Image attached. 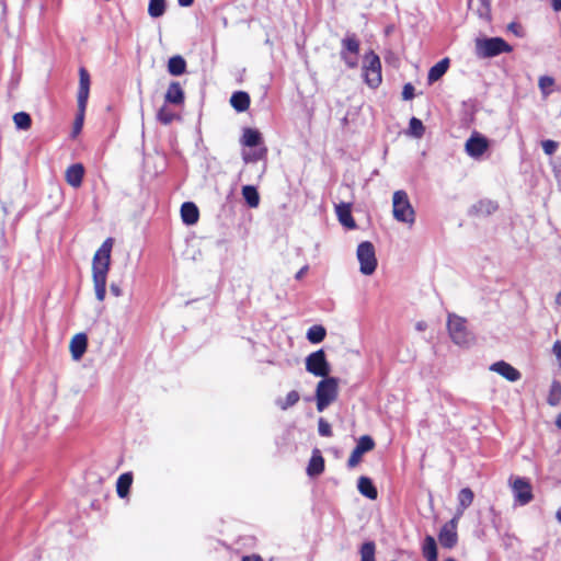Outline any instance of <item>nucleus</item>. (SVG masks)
<instances>
[{
	"label": "nucleus",
	"mask_w": 561,
	"mask_h": 561,
	"mask_svg": "<svg viewBox=\"0 0 561 561\" xmlns=\"http://www.w3.org/2000/svg\"><path fill=\"white\" fill-rule=\"evenodd\" d=\"M112 247L113 239L107 238L93 256L92 278L95 297L99 301H103L106 295V280L110 271Z\"/></svg>",
	"instance_id": "1"
},
{
	"label": "nucleus",
	"mask_w": 561,
	"mask_h": 561,
	"mask_svg": "<svg viewBox=\"0 0 561 561\" xmlns=\"http://www.w3.org/2000/svg\"><path fill=\"white\" fill-rule=\"evenodd\" d=\"M339 394V382L334 377H324L317 385L316 401L317 410L323 412L331 403H333Z\"/></svg>",
	"instance_id": "2"
},
{
	"label": "nucleus",
	"mask_w": 561,
	"mask_h": 561,
	"mask_svg": "<svg viewBox=\"0 0 561 561\" xmlns=\"http://www.w3.org/2000/svg\"><path fill=\"white\" fill-rule=\"evenodd\" d=\"M392 214L397 221L412 226L415 221V211L405 191H396L392 196Z\"/></svg>",
	"instance_id": "3"
},
{
	"label": "nucleus",
	"mask_w": 561,
	"mask_h": 561,
	"mask_svg": "<svg viewBox=\"0 0 561 561\" xmlns=\"http://www.w3.org/2000/svg\"><path fill=\"white\" fill-rule=\"evenodd\" d=\"M360 42L357 38L356 34L347 33L341 41V50L340 57L347 66V68L353 69L358 65V55H359Z\"/></svg>",
	"instance_id": "4"
},
{
	"label": "nucleus",
	"mask_w": 561,
	"mask_h": 561,
	"mask_svg": "<svg viewBox=\"0 0 561 561\" xmlns=\"http://www.w3.org/2000/svg\"><path fill=\"white\" fill-rule=\"evenodd\" d=\"M477 54L482 58H490L502 53L512 51V47L501 37L477 39Z\"/></svg>",
	"instance_id": "5"
},
{
	"label": "nucleus",
	"mask_w": 561,
	"mask_h": 561,
	"mask_svg": "<svg viewBox=\"0 0 561 561\" xmlns=\"http://www.w3.org/2000/svg\"><path fill=\"white\" fill-rule=\"evenodd\" d=\"M356 256L359 262V271L364 275H371L377 268L375 248L371 242L364 241L358 244Z\"/></svg>",
	"instance_id": "6"
},
{
	"label": "nucleus",
	"mask_w": 561,
	"mask_h": 561,
	"mask_svg": "<svg viewBox=\"0 0 561 561\" xmlns=\"http://www.w3.org/2000/svg\"><path fill=\"white\" fill-rule=\"evenodd\" d=\"M449 335L457 345H468L472 341V335L468 331L466 320L456 314H449L447 321Z\"/></svg>",
	"instance_id": "7"
},
{
	"label": "nucleus",
	"mask_w": 561,
	"mask_h": 561,
	"mask_svg": "<svg viewBox=\"0 0 561 561\" xmlns=\"http://www.w3.org/2000/svg\"><path fill=\"white\" fill-rule=\"evenodd\" d=\"M363 72L366 83L370 88H377L381 83V62L374 51L365 55Z\"/></svg>",
	"instance_id": "8"
},
{
	"label": "nucleus",
	"mask_w": 561,
	"mask_h": 561,
	"mask_svg": "<svg viewBox=\"0 0 561 561\" xmlns=\"http://www.w3.org/2000/svg\"><path fill=\"white\" fill-rule=\"evenodd\" d=\"M306 369L317 377H329L330 365L323 350L316 351L307 356Z\"/></svg>",
	"instance_id": "9"
},
{
	"label": "nucleus",
	"mask_w": 561,
	"mask_h": 561,
	"mask_svg": "<svg viewBox=\"0 0 561 561\" xmlns=\"http://www.w3.org/2000/svg\"><path fill=\"white\" fill-rule=\"evenodd\" d=\"M488 148V138L477 131H474L465 144L466 153L473 159H480Z\"/></svg>",
	"instance_id": "10"
},
{
	"label": "nucleus",
	"mask_w": 561,
	"mask_h": 561,
	"mask_svg": "<svg viewBox=\"0 0 561 561\" xmlns=\"http://www.w3.org/2000/svg\"><path fill=\"white\" fill-rule=\"evenodd\" d=\"M512 490L515 502L522 506L528 504L534 497L531 485L525 478H516L513 481Z\"/></svg>",
	"instance_id": "11"
},
{
	"label": "nucleus",
	"mask_w": 561,
	"mask_h": 561,
	"mask_svg": "<svg viewBox=\"0 0 561 561\" xmlns=\"http://www.w3.org/2000/svg\"><path fill=\"white\" fill-rule=\"evenodd\" d=\"M374 447H375V442L370 436L364 435V436L359 437L355 448L353 449V451L347 460V466L350 468L356 467L360 462L362 456L365 453L373 450Z\"/></svg>",
	"instance_id": "12"
},
{
	"label": "nucleus",
	"mask_w": 561,
	"mask_h": 561,
	"mask_svg": "<svg viewBox=\"0 0 561 561\" xmlns=\"http://www.w3.org/2000/svg\"><path fill=\"white\" fill-rule=\"evenodd\" d=\"M490 370L501 375L511 382H515L522 377L520 373L515 367L504 360L493 363L490 366Z\"/></svg>",
	"instance_id": "13"
},
{
	"label": "nucleus",
	"mask_w": 561,
	"mask_h": 561,
	"mask_svg": "<svg viewBox=\"0 0 561 561\" xmlns=\"http://www.w3.org/2000/svg\"><path fill=\"white\" fill-rule=\"evenodd\" d=\"M90 93V75L85 68L79 69V90H78V104L80 107L87 106Z\"/></svg>",
	"instance_id": "14"
},
{
	"label": "nucleus",
	"mask_w": 561,
	"mask_h": 561,
	"mask_svg": "<svg viewBox=\"0 0 561 561\" xmlns=\"http://www.w3.org/2000/svg\"><path fill=\"white\" fill-rule=\"evenodd\" d=\"M88 337L84 333L76 334L70 341V353L75 360H79L87 351Z\"/></svg>",
	"instance_id": "15"
},
{
	"label": "nucleus",
	"mask_w": 561,
	"mask_h": 561,
	"mask_svg": "<svg viewBox=\"0 0 561 561\" xmlns=\"http://www.w3.org/2000/svg\"><path fill=\"white\" fill-rule=\"evenodd\" d=\"M468 7L480 19L484 21L491 20V0H469Z\"/></svg>",
	"instance_id": "16"
},
{
	"label": "nucleus",
	"mask_w": 561,
	"mask_h": 561,
	"mask_svg": "<svg viewBox=\"0 0 561 561\" xmlns=\"http://www.w3.org/2000/svg\"><path fill=\"white\" fill-rule=\"evenodd\" d=\"M83 175H84V168L81 163L71 164L66 170V181L70 186H72L75 188L81 186Z\"/></svg>",
	"instance_id": "17"
},
{
	"label": "nucleus",
	"mask_w": 561,
	"mask_h": 561,
	"mask_svg": "<svg viewBox=\"0 0 561 561\" xmlns=\"http://www.w3.org/2000/svg\"><path fill=\"white\" fill-rule=\"evenodd\" d=\"M181 218L185 225H195L199 218L197 206L192 202L183 203L181 206Z\"/></svg>",
	"instance_id": "18"
},
{
	"label": "nucleus",
	"mask_w": 561,
	"mask_h": 561,
	"mask_svg": "<svg viewBox=\"0 0 561 561\" xmlns=\"http://www.w3.org/2000/svg\"><path fill=\"white\" fill-rule=\"evenodd\" d=\"M164 100L167 103L174 104V105H181L184 102V91L181 87V84L176 81H173L170 83Z\"/></svg>",
	"instance_id": "19"
},
{
	"label": "nucleus",
	"mask_w": 561,
	"mask_h": 561,
	"mask_svg": "<svg viewBox=\"0 0 561 561\" xmlns=\"http://www.w3.org/2000/svg\"><path fill=\"white\" fill-rule=\"evenodd\" d=\"M324 470V458L322 457L319 449L312 451V456L307 467V473L309 477L320 476Z\"/></svg>",
	"instance_id": "20"
},
{
	"label": "nucleus",
	"mask_w": 561,
	"mask_h": 561,
	"mask_svg": "<svg viewBox=\"0 0 561 561\" xmlns=\"http://www.w3.org/2000/svg\"><path fill=\"white\" fill-rule=\"evenodd\" d=\"M335 211L339 218V221L346 228L353 229L356 227V224L351 214V205L346 203H341L335 206Z\"/></svg>",
	"instance_id": "21"
},
{
	"label": "nucleus",
	"mask_w": 561,
	"mask_h": 561,
	"mask_svg": "<svg viewBox=\"0 0 561 561\" xmlns=\"http://www.w3.org/2000/svg\"><path fill=\"white\" fill-rule=\"evenodd\" d=\"M497 209V204L491 199H481L474 205H472L470 209V214H474L477 216H489L493 214Z\"/></svg>",
	"instance_id": "22"
},
{
	"label": "nucleus",
	"mask_w": 561,
	"mask_h": 561,
	"mask_svg": "<svg viewBox=\"0 0 561 561\" xmlns=\"http://www.w3.org/2000/svg\"><path fill=\"white\" fill-rule=\"evenodd\" d=\"M474 494L471 489L463 488L458 493L457 517H461L463 512L472 504Z\"/></svg>",
	"instance_id": "23"
},
{
	"label": "nucleus",
	"mask_w": 561,
	"mask_h": 561,
	"mask_svg": "<svg viewBox=\"0 0 561 561\" xmlns=\"http://www.w3.org/2000/svg\"><path fill=\"white\" fill-rule=\"evenodd\" d=\"M241 144L245 147H259L263 145L262 135L257 129L244 128L241 137Z\"/></svg>",
	"instance_id": "24"
},
{
	"label": "nucleus",
	"mask_w": 561,
	"mask_h": 561,
	"mask_svg": "<svg viewBox=\"0 0 561 561\" xmlns=\"http://www.w3.org/2000/svg\"><path fill=\"white\" fill-rule=\"evenodd\" d=\"M457 533L449 525H444L438 534V540L444 548H453L457 543Z\"/></svg>",
	"instance_id": "25"
},
{
	"label": "nucleus",
	"mask_w": 561,
	"mask_h": 561,
	"mask_svg": "<svg viewBox=\"0 0 561 561\" xmlns=\"http://www.w3.org/2000/svg\"><path fill=\"white\" fill-rule=\"evenodd\" d=\"M230 104L237 112H244L250 106V96L247 92L237 91L232 93Z\"/></svg>",
	"instance_id": "26"
},
{
	"label": "nucleus",
	"mask_w": 561,
	"mask_h": 561,
	"mask_svg": "<svg viewBox=\"0 0 561 561\" xmlns=\"http://www.w3.org/2000/svg\"><path fill=\"white\" fill-rule=\"evenodd\" d=\"M357 489L359 493L369 500H376L378 496L377 489L373 484L371 480L367 477H360L357 482Z\"/></svg>",
	"instance_id": "27"
},
{
	"label": "nucleus",
	"mask_w": 561,
	"mask_h": 561,
	"mask_svg": "<svg viewBox=\"0 0 561 561\" xmlns=\"http://www.w3.org/2000/svg\"><path fill=\"white\" fill-rule=\"evenodd\" d=\"M449 67V59L444 58L437 64H435L428 71L427 80L430 83H433L437 80H439L448 70Z\"/></svg>",
	"instance_id": "28"
},
{
	"label": "nucleus",
	"mask_w": 561,
	"mask_h": 561,
	"mask_svg": "<svg viewBox=\"0 0 561 561\" xmlns=\"http://www.w3.org/2000/svg\"><path fill=\"white\" fill-rule=\"evenodd\" d=\"M186 70V61L185 59L180 56L175 55L171 57L168 61V71L172 76H181Z\"/></svg>",
	"instance_id": "29"
},
{
	"label": "nucleus",
	"mask_w": 561,
	"mask_h": 561,
	"mask_svg": "<svg viewBox=\"0 0 561 561\" xmlns=\"http://www.w3.org/2000/svg\"><path fill=\"white\" fill-rule=\"evenodd\" d=\"M131 483H133L131 472H125V473L121 474L116 482L117 495L122 499L127 496Z\"/></svg>",
	"instance_id": "30"
},
{
	"label": "nucleus",
	"mask_w": 561,
	"mask_h": 561,
	"mask_svg": "<svg viewBox=\"0 0 561 561\" xmlns=\"http://www.w3.org/2000/svg\"><path fill=\"white\" fill-rule=\"evenodd\" d=\"M249 152H243L242 158L245 163H253L260 160L265 159L267 154V148L264 145H260L259 147H253Z\"/></svg>",
	"instance_id": "31"
},
{
	"label": "nucleus",
	"mask_w": 561,
	"mask_h": 561,
	"mask_svg": "<svg viewBox=\"0 0 561 561\" xmlns=\"http://www.w3.org/2000/svg\"><path fill=\"white\" fill-rule=\"evenodd\" d=\"M422 550L423 556L427 561H437V546L432 536H426Z\"/></svg>",
	"instance_id": "32"
},
{
	"label": "nucleus",
	"mask_w": 561,
	"mask_h": 561,
	"mask_svg": "<svg viewBox=\"0 0 561 561\" xmlns=\"http://www.w3.org/2000/svg\"><path fill=\"white\" fill-rule=\"evenodd\" d=\"M242 196H243L244 201L247 202V204L251 208H255V207L259 206V204H260V195H259L257 190L254 186H252V185H244L242 187Z\"/></svg>",
	"instance_id": "33"
},
{
	"label": "nucleus",
	"mask_w": 561,
	"mask_h": 561,
	"mask_svg": "<svg viewBox=\"0 0 561 561\" xmlns=\"http://www.w3.org/2000/svg\"><path fill=\"white\" fill-rule=\"evenodd\" d=\"M327 331L322 325H312L307 332V339L310 343L318 344L325 337Z\"/></svg>",
	"instance_id": "34"
},
{
	"label": "nucleus",
	"mask_w": 561,
	"mask_h": 561,
	"mask_svg": "<svg viewBox=\"0 0 561 561\" xmlns=\"http://www.w3.org/2000/svg\"><path fill=\"white\" fill-rule=\"evenodd\" d=\"M299 393L296 390H291L287 393L285 399H277L276 404L277 407L285 411L290 407H294L299 401Z\"/></svg>",
	"instance_id": "35"
},
{
	"label": "nucleus",
	"mask_w": 561,
	"mask_h": 561,
	"mask_svg": "<svg viewBox=\"0 0 561 561\" xmlns=\"http://www.w3.org/2000/svg\"><path fill=\"white\" fill-rule=\"evenodd\" d=\"M165 12V0H150L148 5V14L151 18H160Z\"/></svg>",
	"instance_id": "36"
},
{
	"label": "nucleus",
	"mask_w": 561,
	"mask_h": 561,
	"mask_svg": "<svg viewBox=\"0 0 561 561\" xmlns=\"http://www.w3.org/2000/svg\"><path fill=\"white\" fill-rule=\"evenodd\" d=\"M547 401L552 407H556L560 403V401H561V383L558 380L552 381Z\"/></svg>",
	"instance_id": "37"
},
{
	"label": "nucleus",
	"mask_w": 561,
	"mask_h": 561,
	"mask_svg": "<svg viewBox=\"0 0 561 561\" xmlns=\"http://www.w3.org/2000/svg\"><path fill=\"white\" fill-rule=\"evenodd\" d=\"M360 561H375L376 545L374 541H366L362 545Z\"/></svg>",
	"instance_id": "38"
},
{
	"label": "nucleus",
	"mask_w": 561,
	"mask_h": 561,
	"mask_svg": "<svg viewBox=\"0 0 561 561\" xmlns=\"http://www.w3.org/2000/svg\"><path fill=\"white\" fill-rule=\"evenodd\" d=\"M13 122L18 129L27 130L32 125V118L26 112H19L13 115Z\"/></svg>",
	"instance_id": "39"
},
{
	"label": "nucleus",
	"mask_w": 561,
	"mask_h": 561,
	"mask_svg": "<svg viewBox=\"0 0 561 561\" xmlns=\"http://www.w3.org/2000/svg\"><path fill=\"white\" fill-rule=\"evenodd\" d=\"M176 115L167 105H163L157 113V119L163 124L169 125L175 119Z\"/></svg>",
	"instance_id": "40"
},
{
	"label": "nucleus",
	"mask_w": 561,
	"mask_h": 561,
	"mask_svg": "<svg viewBox=\"0 0 561 561\" xmlns=\"http://www.w3.org/2000/svg\"><path fill=\"white\" fill-rule=\"evenodd\" d=\"M409 129L410 134L415 138H421L425 131L422 121L416 117L410 119Z\"/></svg>",
	"instance_id": "41"
},
{
	"label": "nucleus",
	"mask_w": 561,
	"mask_h": 561,
	"mask_svg": "<svg viewBox=\"0 0 561 561\" xmlns=\"http://www.w3.org/2000/svg\"><path fill=\"white\" fill-rule=\"evenodd\" d=\"M553 84L554 80L552 77L542 76L539 78L538 85L545 98L551 93V88Z\"/></svg>",
	"instance_id": "42"
},
{
	"label": "nucleus",
	"mask_w": 561,
	"mask_h": 561,
	"mask_svg": "<svg viewBox=\"0 0 561 561\" xmlns=\"http://www.w3.org/2000/svg\"><path fill=\"white\" fill-rule=\"evenodd\" d=\"M85 108H87V106L80 107V105L78 104V113H77V116H76V119L73 123V133L75 134L80 133L82 129Z\"/></svg>",
	"instance_id": "43"
},
{
	"label": "nucleus",
	"mask_w": 561,
	"mask_h": 561,
	"mask_svg": "<svg viewBox=\"0 0 561 561\" xmlns=\"http://www.w3.org/2000/svg\"><path fill=\"white\" fill-rule=\"evenodd\" d=\"M318 432H319L320 436H323V437L332 436L331 425L323 417H320L318 421Z\"/></svg>",
	"instance_id": "44"
},
{
	"label": "nucleus",
	"mask_w": 561,
	"mask_h": 561,
	"mask_svg": "<svg viewBox=\"0 0 561 561\" xmlns=\"http://www.w3.org/2000/svg\"><path fill=\"white\" fill-rule=\"evenodd\" d=\"M541 146L546 154L552 156L557 151L559 145L557 141L548 139L543 140Z\"/></svg>",
	"instance_id": "45"
},
{
	"label": "nucleus",
	"mask_w": 561,
	"mask_h": 561,
	"mask_svg": "<svg viewBox=\"0 0 561 561\" xmlns=\"http://www.w3.org/2000/svg\"><path fill=\"white\" fill-rule=\"evenodd\" d=\"M414 96V87L411 83H407L402 90L403 100H411Z\"/></svg>",
	"instance_id": "46"
},
{
	"label": "nucleus",
	"mask_w": 561,
	"mask_h": 561,
	"mask_svg": "<svg viewBox=\"0 0 561 561\" xmlns=\"http://www.w3.org/2000/svg\"><path fill=\"white\" fill-rule=\"evenodd\" d=\"M110 290L115 297H119L122 295V289L117 284H111Z\"/></svg>",
	"instance_id": "47"
},
{
	"label": "nucleus",
	"mask_w": 561,
	"mask_h": 561,
	"mask_svg": "<svg viewBox=\"0 0 561 561\" xmlns=\"http://www.w3.org/2000/svg\"><path fill=\"white\" fill-rule=\"evenodd\" d=\"M308 270H309V266H308V265L302 266V267H301V268L296 273L295 278H296L297 280L301 279V278L306 275V273L308 272Z\"/></svg>",
	"instance_id": "48"
},
{
	"label": "nucleus",
	"mask_w": 561,
	"mask_h": 561,
	"mask_svg": "<svg viewBox=\"0 0 561 561\" xmlns=\"http://www.w3.org/2000/svg\"><path fill=\"white\" fill-rule=\"evenodd\" d=\"M242 561H263V560L260 556L253 554V556L243 557Z\"/></svg>",
	"instance_id": "49"
},
{
	"label": "nucleus",
	"mask_w": 561,
	"mask_h": 561,
	"mask_svg": "<svg viewBox=\"0 0 561 561\" xmlns=\"http://www.w3.org/2000/svg\"><path fill=\"white\" fill-rule=\"evenodd\" d=\"M460 517H457V513L455 514L454 518L450 520V523L448 524L449 525V528H453L454 530H456V527H457V522Z\"/></svg>",
	"instance_id": "50"
},
{
	"label": "nucleus",
	"mask_w": 561,
	"mask_h": 561,
	"mask_svg": "<svg viewBox=\"0 0 561 561\" xmlns=\"http://www.w3.org/2000/svg\"><path fill=\"white\" fill-rule=\"evenodd\" d=\"M552 8L554 11H560L561 10V0H552Z\"/></svg>",
	"instance_id": "51"
},
{
	"label": "nucleus",
	"mask_w": 561,
	"mask_h": 561,
	"mask_svg": "<svg viewBox=\"0 0 561 561\" xmlns=\"http://www.w3.org/2000/svg\"><path fill=\"white\" fill-rule=\"evenodd\" d=\"M178 2L181 7H190L194 0H178Z\"/></svg>",
	"instance_id": "52"
},
{
	"label": "nucleus",
	"mask_w": 561,
	"mask_h": 561,
	"mask_svg": "<svg viewBox=\"0 0 561 561\" xmlns=\"http://www.w3.org/2000/svg\"><path fill=\"white\" fill-rule=\"evenodd\" d=\"M415 328H416L417 331H423V330L426 329V323L423 322V321H420V322L416 323Z\"/></svg>",
	"instance_id": "53"
},
{
	"label": "nucleus",
	"mask_w": 561,
	"mask_h": 561,
	"mask_svg": "<svg viewBox=\"0 0 561 561\" xmlns=\"http://www.w3.org/2000/svg\"><path fill=\"white\" fill-rule=\"evenodd\" d=\"M556 304L561 307V291L557 294L556 296Z\"/></svg>",
	"instance_id": "54"
},
{
	"label": "nucleus",
	"mask_w": 561,
	"mask_h": 561,
	"mask_svg": "<svg viewBox=\"0 0 561 561\" xmlns=\"http://www.w3.org/2000/svg\"><path fill=\"white\" fill-rule=\"evenodd\" d=\"M556 518L561 524V507L557 511Z\"/></svg>",
	"instance_id": "55"
},
{
	"label": "nucleus",
	"mask_w": 561,
	"mask_h": 561,
	"mask_svg": "<svg viewBox=\"0 0 561 561\" xmlns=\"http://www.w3.org/2000/svg\"><path fill=\"white\" fill-rule=\"evenodd\" d=\"M556 425L561 428V413L558 415L557 420H556Z\"/></svg>",
	"instance_id": "56"
},
{
	"label": "nucleus",
	"mask_w": 561,
	"mask_h": 561,
	"mask_svg": "<svg viewBox=\"0 0 561 561\" xmlns=\"http://www.w3.org/2000/svg\"><path fill=\"white\" fill-rule=\"evenodd\" d=\"M446 561H456V560H455V559H453V558H449V559H447Z\"/></svg>",
	"instance_id": "57"
}]
</instances>
